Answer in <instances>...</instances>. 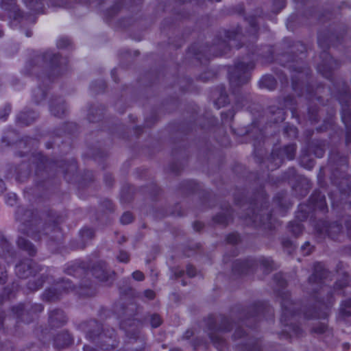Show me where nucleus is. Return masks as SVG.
Instances as JSON below:
<instances>
[{"instance_id": "nucleus-1", "label": "nucleus", "mask_w": 351, "mask_h": 351, "mask_svg": "<svg viewBox=\"0 0 351 351\" xmlns=\"http://www.w3.org/2000/svg\"><path fill=\"white\" fill-rule=\"evenodd\" d=\"M282 316L280 322L288 328L285 329L287 333H293V335H298L300 334V328L298 326L293 324V321L295 318V312L298 308V304L293 303L289 298L287 294L282 298Z\"/></svg>"}, {"instance_id": "nucleus-2", "label": "nucleus", "mask_w": 351, "mask_h": 351, "mask_svg": "<svg viewBox=\"0 0 351 351\" xmlns=\"http://www.w3.org/2000/svg\"><path fill=\"white\" fill-rule=\"evenodd\" d=\"M253 66L254 64L252 62L247 64L243 62L237 63L234 68L230 71L231 86H239L247 83L249 80L247 71L252 69Z\"/></svg>"}, {"instance_id": "nucleus-3", "label": "nucleus", "mask_w": 351, "mask_h": 351, "mask_svg": "<svg viewBox=\"0 0 351 351\" xmlns=\"http://www.w3.org/2000/svg\"><path fill=\"white\" fill-rule=\"evenodd\" d=\"M73 285L69 280L58 282L55 287L47 290L43 296L47 301L58 300L64 292H69L73 289Z\"/></svg>"}, {"instance_id": "nucleus-4", "label": "nucleus", "mask_w": 351, "mask_h": 351, "mask_svg": "<svg viewBox=\"0 0 351 351\" xmlns=\"http://www.w3.org/2000/svg\"><path fill=\"white\" fill-rule=\"evenodd\" d=\"M40 271L39 267L31 259H25L16 266V274L21 278H27Z\"/></svg>"}, {"instance_id": "nucleus-5", "label": "nucleus", "mask_w": 351, "mask_h": 351, "mask_svg": "<svg viewBox=\"0 0 351 351\" xmlns=\"http://www.w3.org/2000/svg\"><path fill=\"white\" fill-rule=\"evenodd\" d=\"M328 275V271L324 266L319 263L315 265L314 272L308 278V283L312 286V290L317 291V287H320L322 280L327 278Z\"/></svg>"}, {"instance_id": "nucleus-6", "label": "nucleus", "mask_w": 351, "mask_h": 351, "mask_svg": "<svg viewBox=\"0 0 351 351\" xmlns=\"http://www.w3.org/2000/svg\"><path fill=\"white\" fill-rule=\"evenodd\" d=\"M93 275L101 281H108L114 273L108 270L104 262H99L92 269Z\"/></svg>"}, {"instance_id": "nucleus-7", "label": "nucleus", "mask_w": 351, "mask_h": 351, "mask_svg": "<svg viewBox=\"0 0 351 351\" xmlns=\"http://www.w3.org/2000/svg\"><path fill=\"white\" fill-rule=\"evenodd\" d=\"M16 219L26 226L27 223H32L35 221V215L31 210L19 208L16 211Z\"/></svg>"}, {"instance_id": "nucleus-8", "label": "nucleus", "mask_w": 351, "mask_h": 351, "mask_svg": "<svg viewBox=\"0 0 351 351\" xmlns=\"http://www.w3.org/2000/svg\"><path fill=\"white\" fill-rule=\"evenodd\" d=\"M49 322L53 326H59L66 322V318L62 311L56 309L50 313Z\"/></svg>"}, {"instance_id": "nucleus-9", "label": "nucleus", "mask_w": 351, "mask_h": 351, "mask_svg": "<svg viewBox=\"0 0 351 351\" xmlns=\"http://www.w3.org/2000/svg\"><path fill=\"white\" fill-rule=\"evenodd\" d=\"M50 111L55 117H62L66 112L64 101L61 99L53 101L50 105Z\"/></svg>"}, {"instance_id": "nucleus-10", "label": "nucleus", "mask_w": 351, "mask_h": 351, "mask_svg": "<svg viewBox=\"0 0 351 351\" xmlns=\"http://www.w3.org/2000/svg\"><path fill=\"white\" fill-rule=\"evenodd\" d=\"M1 8L8 12L9 17L15 18L19 15L14 0H2Z\"/></svg>"}, {"instance_id": "nucleus-11", "label": "nucleus", "mask_w": 351, "mask_h": 351, "mask_svg": "<svg viewBox=\"0 0 351 351\" xmlns=\"http://www.w3.org/2000/svg\"><path fill=\"white\" fill-rule=\"evenodd\" d=\"M17 243L18 246L21 249H23V250L27 252L29 255L33 256L36 254V250L35 247L27 239L23 237H19Z\"/></svg>"}, {"instance_id": "nucleus-12", "label": "nucleus", "mask_w": 351, "mask_h": 351, "mask_svg": "<svg viewBox=\"0 0 351 351\" xmlns=\"http://www.w3.org/2000/svg\"><path fill=\"white\" fill-rule=\"evenodd\" d=\"M36 118L34 112H21L18 116V121L23 125H29Z\"/></svg>"}, {"instance_id": "nucleus-13", "label": "nucleus", "mask_w": 351, "mask_h": 351, "mask_svg": "<svg viewBox=\"0 0 351 351\" xmlns=\"http://www.w3.org/2000/svg\"><path fill=\"white\" fill-rule=\"evenodd\" d=\"M54 341L56 346L58 348H63L71 343V339L69 334L63 333L57 335Z\"/></svg>"}, {"instance_id": "nucleus-14", "label": "nucleus", "mask_w": 351, "mask_h": 351, "mask_svg": "<svg viewBox=\"0 0 351 351\" xmlns=\"http://www.w3.org/2000/svg\"><path fill=\"white\" fill-rule=\"evenodd\" d=\"M339 314L343 319L351 316V299L345 301L342 304Z\"/></svg>"}, {"instance_id": "nucleus-15", "label": "nucleus", "mask_w": 351, "mask_h": 351, "mask_svg": "<svg viewBox=\"0 0 351 351\" xmlns=\"http://www.w3.org/2000/svg\"><path fill=\"white\" fill-rule=\"evenodd\" d=\"M341 226L337 222H334L326 228V232L328 236L333 238L337 234L341 231Z\"/></svg>"}, {"instance_id": "nucleus-16", "label": "nucleus", "mask_w": 351, "mask_h": 351, "mask_svg": "<svg viewBox=\"0 0 351 351\" xmlns=\"http://www.w3.org/2000/svg\"><path fill=\"white\" fill-rule=\"evenodd\" d=\"M228 102V96L223 89L219 90V97L215 101V104L217 108L225 106Z\"/></svg>"}, {"instance_id": "nucleus-17", "label": "nucleus", "mask_w": 351, "mask_h": 351, "mask_svg": "<svg viewBox=\"0 0 351 351\" xmlns=\"http://www.w3.org/2000/svg\"><path fill=\"white\" fill-rule=\"evenodd\" d=\"M261 85L267 88L273 89L276 84L274 78L271 75L264 76L261 80Z\"/></svg>"}, {"instance_id": "nucleus-18", "label": "nucleus", "mask_w": 351, "mask_h": 351, "mask_svg": "<svg viewBox=\"0 0 351 351\" xmlns=\"http://www.w3.org/2000/svg\"><path fill=\"white\" fill-rule=\"evenodd\" d=\"M284 153L285 154L287 159L292 160L295 156V145H289L284 148Z\"/></svg>"}, {"instance_id": "nucleus-19", "label": "nucleus", "mask_w": 351, "mask_h": 351, "mask_svg": "<svg viewBox=\"0 0 351 351\" xmlns=\"http://www.w3.org/2000/svg\"><path fill=\"white\" fill-rule=\"evenodd\" d=\"M95 232L90 228H84L81 230V236L84 240L90 239L94 237Z\"/></svg>"}, {"instance_id": "nucleus-20", "label": "nucleus", "mask_w": 351, "mask_h": 351, "mask_svg": "<svg viewBox=\"0 0 351 351\" xmlns=\"http://www.w3.org/2000/svg\"><path fill=\"white\" fill-rule=\"evenodd\" d=\"M58 58V55L53 54L51 52H49V51L46 52L43 56V59L45 62L49 61L53 64L56 62Z\"/></svg>"}, {"instance_id": "nucleus-21", "label": "nucleus", "mask_w": 351, "mask_h": 351, "mask_svg": "<svg viewBox=\"0 0 351 351\" xmlns=\"http://www.w3.org/2000/svg\"><path fill=\"white\" fill-rule=\"evenodd\" d=\"M117 259L121 263H127L130 261V256L127 252L121 250L117 256Z\"/></svg>"}, {"instance_id": "nucleus-22", "label": "nucleus", "mask_w": 351, "mask_h": 351, "mask_svg": "<svg viewBox=\"0 0 351 351\" xmlns=\"http://www.w3.org/2000/svg\"><path fill=\"white\" fill-rule=\"evenodd\" d=\"M133 215L130 212H125L121 216L120 221L123 224H128L133 221Z\"/></svg>"}, {"instance_id": "nucleus-23", "label": "nucleus", "mask_w": 351, "mask_h": 351, "mask_svg": "<svg viewBox=\"0 0 351 351\" xmlns=\"http://www.w3.org/2000/svg\"><path fill=\"white\" fill-rule=\"evenodd\" d=\"M34 97L36 103H39L45 97V92L40 88H38L34 92Z\"/></svg>"}, {"instance_id": "nucleus-24", "label": "nucleus", "mask_w": 351, "mask_h": 351, "mask_svg": "<svg viewBox=\"0 0 351 351\" xmlns=\"http://www.w3.org/2000/svg\"><path fill=\"white\" fill-rule=\"evenodd\" d=\"M291 231L295 235L298 236L302 232V227L300 223L291 224Z\"/></svg>"}, {"instance_id": "nucleus-25", "label": "nucleus", "mask_w": 351, "mask_h": 351, "mask_svg": "<svg viewBox=\"0 0 351 351\" xmlns=\"http://www.w3.org/2000/svg\"><path fill=\"white\" fill-rule=\"evenodd\" d=\"M327 326L324 323H319L316 327L313 328V331L315 333L322 334L326 332Z\"/></svg>"}, {"instance_id": "nucleus-26", "label": "nucleus", "mask_w": 351, "mask_h": 351, "mask_svg": "<svg viewBox=\"0 0 351 351\" xmlns=\"http://www.w3.org/2000/svg\"><path fill=\"white\" fill-rule=\"evenodd\" d=\"M274 280L277 282L280 287H284L286 285V281L281 274H277L274 276Z\"/></svg>"}, {"instance_id": "nucleus-27", "label": "nucleus", "mask_w": 351, "mask_h": 351, "mask_svg": "<svg viewBox=\"0 0 351 351\" xmlns=\"http://www.w3.org/2000/svg\"><path fill=\"white\" fill-rule=\"evenodd\" d=\"M161 324V319L158 315H153L151 317V324L152 327H158Z\"/></svg>"}, {"instance_id": "nucleus-28", "label": "nucleus", "mask_w": 351, "mask_h": 351, "mask_svg": "<svg viewBox=\"0 0 351 351\" xmlns=\"http://www.w3.org/2000/svg\"><path fill=\"white\" fill-rule=\"evenodd\" d=\"M211 340L213 341V343L216 345V347L218 349H221L222 344L223 343V341L221 338L219 337L218 336H210Z\"/></svg>"}, {"instance_id": "nucleus-29", "label": "nucleus", "mask_w": 351, "mask_h": 351, "mask_svg": "<svg viewBox=\"0 0 351 351\" xmlns=\"http://www.w3.org/2000/svg\"><path fill=\"white\" fill-rule=\"evenodd\" d=\"M0 247L2 249V250L6 251L7 252H10V243L3 238L1 239L0 241Z\"/></svg>"}, {"instance_id": "nucleus-30", "label": "nucleus", "mask_w": 351, "mask_h": 351, "mask_svg": "<svg viewBox=\"0 0 351 351\" xmlns=\"http://www.w3.org/2000/svg\"><path fill=\"white\" fill-rule=\"evenodd\" d=\"M261 264L267 269H271L273 268V261L269 258H263Z\"/></svg>"}, {"instance_id": "nucleus-31", "label": "nucleus", "mask_w": 351, "mask_h": 351, "mask_svg": "<svg viewBox=\"0 0 351 351\" xmlns=\"http://www.w3.org/2000/svg\"><path fill=\"white\" fill-rule=\"evenodd\" d=\"M227 241L230 243L234 244L239 241V237L237 234L233 233L228 236Z\"/></svg>"}, {"instance_id": "nucleus-32", "label": "nucleus", "mask_w": 351, "mask_h": 351, "mask_svg": "<svg viewBox=\"0 0 351 351\" xmlns=\"http://www.w3.org/2000/svg\"><path fill=\"white\" fill-rule=\"evenodd\" d=\"M301 250L304 255L307 256L309 255L312 251V247L310 245L309 243H306L304 245L302 246Z\"/></svg>"}, {"instance_id": "nucleus-33", "label": "nucleus", "mask_w": 351, "mask_h": 351, "mask_svg": "<svg viewBox=\"0 0 351 351\" xmlns=\"http://www.w3.org/2000/svg\"><path fill=\"white\" fill-rule=\"evenodd\" d=\"M132 277L134 280L137 281H143L145 278V276L141 271H135L132 274Z\"/></svg>"}, {"instance_id": "nucleus-34", "label": "nucleus", "mask_w": 351, "mask_h": 351, "mask_svg": "<svg viewBox=\"0 0 351 351\" xmlns=\"http://www.w3.org/2000/svg\"><path fill=\"white\" fill-rule=\"evenodd\" d=\"M70 42L69 40L67 38H60L57 43V45L59 48H64L69 45Z\"/></svg>"}, {"instance_id": "nucleus-35", "label": "nucleus", "mask_w": 351, "mask_h": 351, "mask_svg": "<svg viewBox=\"0 0 351 351\" xmlns=\"http://www.w3.org/2000/svg\"><path fill=\"white\" fill-rule=\"evenodd\" d=\"M43 282H44V280H43V279L39 280L38 282L36 283L35 285H33L32 283L31 282H29L28 283V288L32 291L37 290L43 286Z\"/></svg>"}, {"instance_id": "nucleus-36", "label": "nucleus", "mask_w": 351, "mask_h": 351, "mask_svg": "<svg viewBox=\"0 0 351 351\" xmlns=\"http://www.w3.org/2000/svg\"><path fill=\"white\" fill-rule=\"evenodd\" d=\"M215 220L216 222L222 223V224H226L228 223V219L226 216L223 215H218L215 217Z\"/></svg>"}, {"instance_id": "nucleus-37", "label": "nucleus", "mask_w": 351, "mask_h": 351, "mask_svg": "<svg viewBox=\"0 0 351 351\" xmlns=\"http://www.w3.org/2000/svg\"><path fill=\"white\" fill-rule=\"evenodd\" d=\"M40 1L41 0H30L29 1L25 0V3L32 10H37V8L35 6V4H40Z\"/></svg>"}, {"instance_id": "nucleus-38", "label": "nucleus", "mask_w": 351, "mask_h": 351, "mask_svg": "<svg viewBox=\"0 0 351 351\" xmlns=\"http://www.w3.org/2000/svg\"><path fill=\"white\" fill-rule=\"evenodd\" d=\"M346 280L345 281L343 282V283H341L339 281V282H337L336 284H335V289H337V287H338L339 289L340 288H342V287H344L346 286H347L350 282V278L349 276L346 275Z\"/></svg>"}, {"instance_id": "nucleus-39", "label": "nucleus", "mask_w": 351, "mask_h": 351, "mask_svg": "<svg viewBox=\"0 0 351 351\" xmlns=\"http://www.w3.org/2000/svg\"><path fill=\"white\" fill-rule=\"evenodd\" d=\"M24 310V307L23 304H19L16 306H14L12 308V311L14 314H16L18 317H20L22 315V312Z\"/></svg>"}, {"instance_id": "nucleus-40", "label": "nucleus", "mask_w": 351, "mask_h": 351, "mask_svg": "<svg viewBox=\"0 0 351 351\" xmlns=\"http://www.w3.org/2000/svg\"><path fill=\"white\" fill-rule=\"evenodd\" d=\"M186 274L190 277L195 276V269L192 265H188L186 267Z\"/></svg>"}, {"instance_id": "nucleus-41", "label": "nucleus", "mask_w": 351, "mask_h": 351, "mask_svg": "<svg viewBox=\"0 0 351 351\" xmlns=\"http://www.w3.org/2000/svg\"><path fill=\"white\" fill-rule=\"evenodd\" d=\"M249 217L254 223H258V221H259L260 223H265L264 220L258 215H253L252 217Z\"/></svg>"}, {"instance_id": "nucleus-42", "label": "nucleus", "mask_w": 351, "mask_h": 351, "mask_svg": "<svg viewBox=\"0 0 351 351\" xmlns=\"http://www.w3.org/2000/svg\"><path fill=\"white\" fill-rule=\"evenodd\" d=\"M144 295L147 298H148L149 300H152L155 297V293L152 290L148 289V290L145 291Z\"/></svg>"}, {"instance_id": "nucleus-43", "label": "nucleus", "mask_w": 351, "mask_h": 351, "mask_svg": "<svg viewBox=\"0 0 351 351\" xmlns=\"http://www.w3.org/2000/svg\"><path fill=\"white\" fill-rule=\"evenodd\" d=\"M318 198L320 199V208L324 209L326 207L324 196L321 194H318Z\"/></svg>"}, {"instance_id": "nucleus-44", "label": "nucleus", "mask_w": 351, "mask_h": 351, "mask_svg": "<svg viewBox=\"0 0 351 351\" xmlns=\"http://www.w3.org/2000/svg\"><path fill=\"white\" fill-rule=\"evenodd\" d=\"M243 335V331L242 329L239 328L236 330V332L234 334V337L235 338H239Z\"/></svg>"}, {"instance_id": "nucleus-45", "label": "nucleus", "mask_w": 351, "mask_h": 351, "mask_svg": "<svg viewBox=\"0 0 351 351\" xmlns=\"http://www.w3.org/2000/svg\"><path fill=\"white\" fill-rule=\"evenodd\" d=\"M261 347L258 343L254 344L248 351H260Z\"/></svg>"}, {"instance_id": "nucleus-46", "label": "nucleus", "mask_w": 351, "mask_h": 351, "mask_svg": "<svg viewBox=\"0 0 351 351\" xmlns=\"http://www.w3.org/2000/svg\"><path fill=\"white\" fill-rule=\"evenodd\" d=\"M203 227V224L200 222H195L194 223V228L197 230V231H199Z\"/></svg>"}, {"instance_id": "nucleus-47", "label": "nucleus", "mask_w": 351, "mask_h": 351, "mask_svg": "<svg viewBox=\"0 0 351 351\" xmlns=\"http://www.w3.org/2000/svg\"><path fill=\"white\" fill-rule=\"evenodd\" d=\"M318 70H319V72H321V73H322V74H323L326 77H329V75H328L326 72H325L324 69V66H319L318 67Z\"/></svg>"}, {"instance_id": "nucleus-48", "label": "nucleus", "mask_w": 351, "mask_h": 351, "mask_svg": "<svg viewBox=\"0 0 351 351\" xmlns=\"http://www.w3.org/2000/svg\"><path fill=\"white\" fill-rule=\"evenodd\" d=\"M290 130L291 132L293 134V135L296 134V128L293 126L287 128H286V132H288V131Z\"/></svg>"}, {"instance_id": "nucleus-49", "label": "nucleus", "mask_w": 351, "mask_h": 351, "mask_svg": "<svg viewBox=\"0 0 351 351\" xmlns=\"http://www.w3.org/2000/svg\"><path fill=\"white\" fill-rule=\"evenodd\" d=\"M23 351H39V349L36 346H32V348L24 349Z\"/></svg>"}, {"instance_id": "nucleus-50", "label": "nucleus", "mask_w": 351, "mask_h": 351, "mask_svg": "<svg viewBox=\"0 0 351 351\" xmlns=\"http://www.w3.org/2000/svg\"><path fill=\"white\" fill-rule=\"evenodd\" d=\"M5 189V184L2 180H0V193H2Z\"/></svg>"}, {"instance_id": "nucleus-51", "label": "nucleus", "mask_w": 351, "mask_h": 351, "mask_svg": "<svg viewBox=\"0 0 351 351\" xmlns=\"http://www.w3.org/2000/svg\"><path fill=\"white\" fill-rule=\"evenodd\" d=\"M184 271L182 270H179L178 271L175 272V275L177 278L182 276Z\"/></svg>"}, {"instance_id": "nucleus-52", "label": "nucleus", "mask_w": 351, "mask_h": 351, "mask_svg": "<svg viewBox=\"0 0 351 351\" xmlns=\"http://www.w3.org/2000/svg\"><path fill=\"white\" fill-rule=\"evenodd\" d=\"M84 351H95L94 349H93L88 346H84Z\"/></svg>"}, {"instance_id": "nucleus-53", "label": "nucleus", "mask_w": 351, "mask_h": 351, "mask_svg": "<svg viewBox=\"0 0 351 351\" xmlns=\"http://www.w3.org/2000/svg\"><path fill=\"white\" fill-rule=\"evenodd\" d=\"M5 110L6 112V114H8L10 112V110H11V108L10 106H6L5 108Z\"/></svg>"}, {"instance_id": "nucleus-54", "label": "nucleus", "mask_w": 351, "mask_h": 351, "mask_svg": "<svg viewBox=\"0 0 351 351\" xmlns=\"http://www.w3.org/2000/svg\"><path fill=\"white\" fill-rule=\"evenodd\" d=\"M10 202H11L10 204H12V202H16V197H15V195H14L12 197H10Z\"/></svg>"}, {"instance_id": "nucleus-55", "label": "nucleus", "mask_w": 351, "mask_h": 351, "mask_svg": "<svg viewBox=\"0 0 351 351\" xmlns=\"http://www.w3.org/2000/svg\"><path fill=\"white\" fill-rule=\"evenodd\" d=\"M23 230L25 231L27 234H29L31 233V229L30 228L28 229V230L23 229Z\"/></svg>"}, {"instance_id": "nucleus-56", "label": "nucleus", "mask_w": 351, "mask_h": 351, "mask_svg": "<svg viewBox=\"0 0 351 351\" xmlns=\"http://www.w3.org/2000/svg\"><path fill=\"white\" fill-rule=\"evenodd\" d=\"M220 330H221L223 331H228V330H229V328H228L226 327H222L220 328Z\"/></svg>"}, {"instance_id": "nucleus-57", "label": "nucleus", "mask_w": 351, "mask_h": 351, "mask_svg": "<svg viewBox=\"0 0 351 351\" xmlns=\"http://www.w3.org/2000/svg\"><path fill=\"white\" fill-rule=\"evenodd\" d=\"M346 226L348 229L351 230V221L348 222Z\"/></svg>"}, {"instance_id": "nucleus-58", "label": "nucleus", "mask_w": 351, "mask_h": 351, "mask_svg": "<svg viewBox=\"0 0 351 351\" xmlns=\"http://www.w3.org/2000/svg\"><path fill=\"white\" fill-rule=\"evenodd\" d=\"M169 351H181V350L178 348H175V349H171Z\"/></svg>"}, {"instance_id": "nucleus-59", "label": "nucleus", "mask_w": 351, "mask_h": 351, "mask_svg": "<svg viewBox=\"0 0 351 351\" xmlns=\"http://www.w3.org/2000/svg\"><path fill=\"white\" fill-rule=\"evenodd\" d=\"M298 73L301 74V75H303V71L302 70H299L297 71Z\"/></svg>"}, {"instance_id": "nucleus-60", "label": "nucleus", "mask_w": 351, "mask_h": 351, "mask_svg": "<svg viewBox=\"0 0 351 351\" xmlns=\"http://www.w3.org/2000/svg\"><path fill=\"white\" fill-rule=\"evenodd\" d=\"M350 134H349V133H348V134H347V141H350Z\"/></svg>"}, {"instance_id": "nucleus-61", "label": "nucleus", "mask_w": 351, "mask_h": 351, "mask_svg": "<svg viewBox=\"0 0 351 351\" xmlns=\"http://www.w3.org/2000/svg\"><path fill=\"white\" fill-rule=\"evenodd\" d=\"M322 156H323V152L321 150L319 156L322 157Z\"/></svg>"}, {"instance_id": "nucleus-62", "label": "nucleus", "mask_w": 351, "mask_h": 351, "mask_svg": "<svg viewBox=\"0 0 351 351\" xmlns=\"http://www.w3.org/2000/svg\"><path fill=\"white\" fill-rule=\"evenodd\" d=\"M330 62H335V60L332 59V58H330ZM330 64H331V62H330Z\"/></svg>"}, {"instance_id": "nucleus-63", "label": "nucleus", "mask_w": 351, "mask_h": 351, "mask_svg": "<svg viewBox=\"0 0 351 351\" xmlns=\"http://www.w3.org/2000/svg\"><path fill=\"white\" fill-rule=\"evenodd\" d=\"M224 322L227 324H229V321L228 319H226Z\"/></svg>"}, {"instance_id": "nucleus-64", "label": "nucleus", "mask_w": 351, "mask_h": 351, "mask_svg": "<svg viewBox=\"0 0 351 351\" xmlns=\"http://www.w3.org/2000/svg\"><path fill=\"white\" fill-rule=\"evenodd\" d=\"M27 36H30L31 35L29 34V33H27Z\"/></svg>"}]
</instances>
